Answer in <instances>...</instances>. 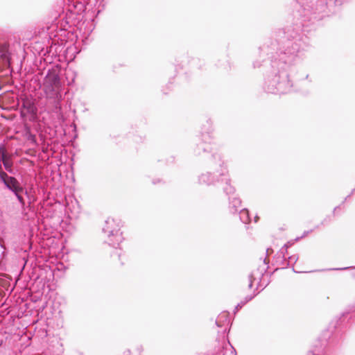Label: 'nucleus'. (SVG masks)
<instances>
[{
	"label": "nucleus",
	"mask_w": 355,
	"mask_h": 355,
	"mask_svg": "<svg viewBox=\"0 0 355 355\" xmlns=\"http://www.w3.org/2000/svg\"><path fill=\"white\" fill-rule=\"evenodd\" d=\"M174 161H175L174 157L171 156L168 159H166V163L167 164H172V163L174 162Z\"/></svg>",
	"instance_id": "nucleus-23"
},
{
	"label": "nucleus",
	"mask_w": 355,
	"mask_h": 355,
	"mask_svg": "<svg viewBox=\"0 0 355 355\" xmlns=\"http://www.w3.org/2000/svg\"><path fill=\"white\" fill-rule=\"evenodd\" d=\"M347 268H337L336 270H345L347 269Z\"/></svg>",
	"instance_id": "nucleus-34"
},
{
	"label": "nucleus",
	"mask_w": 355,
	"mask_h": 355,
	"mask_svg": "<svg viewBox=\"0 0 355 355\" xmlns=\"http://www.w3.org/2000/svg\"><path fill=\"white\" fill-rule=\"evenodd\" d=\"M209 165H210L209 164ZM216 170L215 172L205 171L198 176V183L200 185H206L207 187L213 186L215 187H220L223 192L230 196L235 191L234 187L232 185V180L229 175L228 171L218 166H211Z\"/></svg>",
	"instance_id": "nucleus-4"
},
{
	"label": "nucleus",
	"mask_w": 355,
	"mask_h": 355,
	"mask_svg": "<svg viewBox=\"0 0 355 355\" xmlns=\"http://www.w3.org/2000/svg\"><path fill=\"white\" fill-rule=\"evenodd\" d=\"M220 352L222 353L223 355H225V352H224V349H220Z\"/></svg>",
	"instance_id": "nucleus-31"
},
{
	"label": "nucleus",
	"mask_w": 355,
	"mask_h": 355,
	"mask_svg": "<svg viewBox=\"0 0 355 355\" xmlns=\"http://www.w3.org/2000/svg\"><path fill=\"white\" fill-rule=\"evenodd\" d=\"M272 252H273V250L272 248H267V250H266V255L267 256L270 255Z\"/></svg>",
	"instance_id": "nucleus-26"
},
{
	"label": "nucleus",
	"mask_w": 355,
	"mask_h": 355,
	"mask_svg": "<svg viewBox=\"0 0 355 355\" xmlns=\"http://www.w3.org/2000/svg\"><path fill=\"white\" fill-rule=\"evenodd\" d=\"M308 355H324V354H321L320 353V350L318 349H315L313 351L309 352Z\"/></svg>",
	"instance_id": "nucleus-20"
},
{
	"label": "nucleus",
	"mask_w": 355,
	"mask_h": 355,
	"mask_svg": "<svg viewBox=\"0 0 355 355\" xmlns=\"http://www.w3.org/2000/svg\"><path fill=\"white\" fill-rule=\"evenodd\" d=\"M0 58L6 64H8L11 61L9 46L6 43L0 44Z\"/></svg>",
	"instance_id": "nucleus-10"
},
{
	"label": "nucleus",
	"mask_w": 355,
	"mask_h": 355,
	"mask_svg": "<svg viewBox=\"0 0 355 355\" xmlns=\"http://www.w3.org/2000/svg\"><path fill=\"white\" fill-rule=\"evenodd\" d=\"M26 114L30 116L29 119L35 121L37 119V107L33 99L26 98L22 101L21 108V116L25 117Z\"/></svg>",
	"instance_id": "nucleus-8"
},
{
	"label": "nucleus",
	"mask_w": 355,
	"mask_h": 355,
	"mask_svg": "<svg viewBox=\"0 0 355 355\" xmlns=\"http://www.w3.org/2000/svg\"><path fill=\"white\" fill-rule=\"evenodd\" d=\"M298 259H299V257H298V255H297V254H293V255L288 257V261H287L288 262H286V266H288L290 265L291 262L295 263L297 261Z\"/></svg>",
	"instance_id": "nucleus-17"
},
{
	"label": "nucleus",
	"mask_w": 355,
	"mask_h": 355,
	"mask_svg": "<svg viewBox=\"0 0 355 355\" xmlns=\"http://www.w3.org/2000/svg\"><path fill=\"white\" fill-rule=\"evenodd\" d=\"M263 275V271L259 270V268L256 269L255 270H253L248 276L249 279V285L248 288H251L253 285L254 281H255L257 278V277L261 279V277Z\"/></svg>",
	"instance_id": "nucleus-14"
},
{
	"label": "nucleus",
	"mask_w": 355,
	"mask_h": 355,
	"mask_svg": "<svg viewBox=\"0 0 355 355\" xmlns=\"http://www.w3.org/2000/svg\"><path fill=\"white\" fill-rule=\"evenodd\" d=\"M311 48L309 38L293 26L279 29L266 39L259 48L260 59L253 62L254 68L261 67L264 82L263 88L267 93L284 94L297 92L300 85L312 83L309 73L296 75L294 83L291 79L295 64L306 57Z\"/></svg>",
	"instance_id": "nucleus-1"
},
{
	"label": "nucleus",
	"mask_w": 355,
	"mask_h": 355,
	"mask_svg": "<svg viewBox=\"0 0 355 355\" xmlns=\"http://www.w3.org/2000/svg\"><path fill=\"white\" fill-rule=\"evenodd\" d=\"M293 243L288 241L284 245V246L281 248L283 249L284 254L287 253L288 248L292 245Z\"/></svg>",
	"instance_id": "nucleus-18"
},
{
	"label": "nucleus",
	"mask_w": 355,
	"mask_h": 355,
	"mask_svg": "<svg viewBox=\"0 0 355 355\" xmlns=\"http://www.w3.org/2000/svg\"><path fill=\"white\" fill-rule=\"evenodd\" d=\"M25 193L26 195L28 196V191L25 189V188L24 187L22 191H19L18 192H16V193H12L17 198V200L19 201V202L20 203L21 206L23 207L25 206V200L23 198V196L22 194L23 193Z\"/></svg>",
	"instance_id": "nucleus-16"
},
{
	"label": "nucleus",
	"mask_w": 355,
	"mask_h": 355,
	"mask_svg": "<svg viewBox=\"0 0 355 355\" xmlns=\"http://www.w3.org/2000/svg\"><path fill=\"white\" fill-rule=\"evenodd\" d=\"M239 218L242 223L248 224L250 222V212L248 209H242L239 211Z\"/></svg>",
	"instance_id": "nucleus-15"
},
{
	"label": "nucleus",
	"mask_w": 355,
	"mask_h": 355,
	"mask_svg": "<svg viewBox=\"0 0 355 355\" xmlns=\"http://www.w3.org/2000/svg\"><path fill=\"white\" fill-rule=\"evenodd\" d=\"M335 6H341L348 0H329ZM294 17L297 19L296 24L293 25L295 30L300 27V32H309L308 28L314 25L324 17L329 15L327 0H296Z\"/></svg>",
	"instance_id": "nucleus-2"
},
{
	"label": "nucleus",
	"mask_w": 355,
	"mask_h": 355,
	"mask_svg": "<svg viewBox=\"0 0 355 355\" xmlns=\"http://www.w3.org/2000/svg\"><path fill=\"white\" fill-rule=\"evenodd\" d=\"M60 74V67L58 65L51 66L48 69L43 82L44 92L49 103L53 104L54 110L57 112L62 110V93Z\"/></svg>",
	"instance_id": "nucleus-5"
},
{
	"label": "nucleus",
	"mask_w": 355,
	"mask_h": 355,
	"mask_svg": "<svg viewBox=\"0 0 355 355\" xmlns=\"http://www.w3.org/2000/svg\"><path fill=\"white\" fill-rule=\"evenodd\" d=\"M331 220V216H327L326 218H324V220L321 222V225H325L327 224H328L329 223H330Z\"/></svg>",
	"instance_id": "nucleus-19"
},
{
	"label": "nucleus",
	"mask_w": 355,
	"mask_h": 355,
	"mask_svg": "<svg viewBox=\"0 0 355 355\" xmlns=\"http://www.w3.org/2000/svg\"><path fill=\"white\" fill-rule=\"evenodd\" d=\"M66 10L71 15H79L85 10V4L80 0H68Z\"/></svg>",
	"instance_id": "nucleus-9"
},
{
	"label": "nucleus",
	"mask_w": 355,
	"mask_h": 355,
	"mask_svg": "<svg viewBox=\"0 0 355 355\" xmlns=\"http://www.w3.org/2000/svg\"><path fill=\"white\" fill-rule=\"evenodd\" d=\"M276 259V263H278L279 266H281L282 268H286L288 266H286V262L287 260L285 257L284 252L283 251V249H280L279 251L275 255Z\"/></svg>",
	"instance_id": "nucleus-12"
},
{
	"label": "nucleus",
	"mask_w": 355,
	"mask_h": 355,
	"mask_svg": "<svg viewBox=\"0 0 355 355\" xmlns=\"http://www.w3.org/2000/svg\"><path fill=\"white\" fill-rule=\"evenodd\" d=\"M340 318H338L337 320H336V324H334V328H336L338 325H339V322H340Z\"/></svg>",
	"instance_id": "nucleus-27"
},
{
	"label": "nucleus",
	"mask_w": 355,
	"mask_h": 355,
	"mask_svg": "<svg viewBox=\"0 0 355 355\" xmlns=\"http://www.w3.org/2000/svg\"><path fill=\"white\" fill-rule=\"evenodd\" d=\"M293 271L295 273H299V271H297L293 267Z\"/></svg>",
	"instance_id": "nucleus-33"
},
{
	"label": "nucleus",
	"mask_w": 355,
	"mask_h": 355,
	"mask_svg": "<svg viewBox=\"0 0 355 355\" xmlns=\"http://www.w3.org/2000/svg\"><path fill=\"white\" fill-rule=\"evenodd\" d=\"M137 351L139 352V353H141V352L143 351V348L141 346L137 347Z\"/></svg>",
	"instance_id": "nucleus-28"
},
{
	"label": "nucleus",
	"mask_w": 355,
	"mask_h": 355,
	"mask_svg": "<svg viewBox=\"0 0 355 355\" xmlns=\"http://www.w3.org/2000/svg\"><path fill=\"white\" fill-rule=\"evenodd\" d=\"M312 232V230H311V231H305V232H304L303 235H302L301 237H297V238L295 239V241H299V240H300V239L303 238L304 236H306V235H307L309 232Z\"/></svg>",
	"instance_id": "nucleus-24"
},
{
	"label": "nucleus",
	"mask_w": 355,
	"mask_h": 355,
	"mask_svg": "<svg viewBox=\"0 0 355 355\" xmlns=\"http://www.w3.org/2000/svg\"><path fill=\"white\" fill-rule=\"evenodd\" d=\"M0 162L3 163V167L6 171L10 174H15L12 162L7 157L4 152H0Z\"/></svg>",
	"instance_id": "nucleus-11"
},
{
	"label": "nucleus",
	"mask_w": 355,
	"mask_h": 355,
	"mask_svg": "<svg viewBox=\"0 0 355 355\" xmlns=\"http://www.w3.org/2000/svg\"><path fill=\"white\" fill-rule=\"evenodd\" d=\"M245 302L242 300L239 303L237 304V305L235 307V309L236 311H239V309H241L244 305H245Z\"/></svg>",
	"instance_id": "nucleus-21"
},
{
	"label": "nucleus",
	"mask_w": 355,
	"mask_h": 355,
	"mask_svg": "<svg viewBox=\"0 0 355 355\" xmlns=\"http://www.w3.org/2000/svg\"><path fill=\"white\" fill-rule=\"evenodd\" d=\"M161 182V180H159V179H158V180H154L153 181V184H156L157 182Z\"/></svg>",
	"instance_id": "nucleus-29"
},
{
	"label": "nucleus",
	"mask_w": 355,
	"mask_h": 355,
	"mask_svg": "<svg viewBox=\"0 0 355 355\" xmlns=\"http://www.w3.org/2000/svg\"><path fill=\"white\" fill-rule=\"evenodd\" d=\"M350 311H355V306L350 308Z\"/></svg>",
	"instance_id": "nucleus-32"
},
{
	"label": "nucleus",
	"mask_w": 355,
	"mask_h": 355,
	"mask_svg": "<svg viewBox=\"0 0 355 355\" xmlns=\"http://www.w3.org/2000/svg\"><path fill=\"white\" fill-rule=\"evenodd\" d=\"M103 232L105 234H107V240L106 242L114 248L111 254V257L112 258L115 257H117L123 265V262L121 259L122 250L121 248L118 249L116 247L119 245L120 243H121L123 239L122 232H121L120 221L108 218L105 222Z\"/></svg>",
	"instance_id": "nucleus-6"
},
{
	"label": "nucleus",
	"mask_w": 355,
	"mask_h": 355,
	"mask_svg": "<svg viewBox=\"0 0 355 355\" xmlns=\"http://www.w3.org/2000/svg\"><path fill=\"white\" fill-rule=\"evenodd\" d=\"M212 132V121L208 119L205 123L202 125L200 137L196 139L192 148L193 153L195 156L207 157L211 166L222 167L225 162L221 155L214 151Z\"/></svg>",
	"instance_id": "nucleus-3"
},
{
	"label": "nucleus",
	"mask_w": 355,
	"mask_h": 355,
	"mask_svg": "<svg viewBox=\"0 0 355 355\" xmlns=\"http://www.w3.org/2000/svg\"><path fill=\"white\" fill-rule=\"evenodd\" d=\"M345 314L346 313H343L342 316H345Z\"/></svg>",
	"instance_id": "nucleus-36"
},
{
	"label": "nucleus",
	"mask_w": 355,
	"mask_h": 355,
	"mask_svg": "<svg viewBox=\"0 0 355 355\" xmlns=\"http://www.w3.org/2000/svg\"><path fill=\"white\" fill-rule=\"evenodd\" d=\"M0 180L3 183L5 187L12 193H16L22 191L24 187L19 181L13 176H9L2 168L0 165Z\"/></svg>",
	"instance_id": "nucleus-7"
},
{
	"label": "nucleus",
	"mask_w": 355,
	"mask_h": 355,
	"mask_svg": "<svg viewBox=\"0 0 355 355\" xmlns=\"http://www.w3.org/2000/svg\"><path fill=\"white\" fill-rule=\"evenodd\" d=\"M254 220V222L257 223L258 221V220H259V216H255Z\"/></svg>",
	"instance_id": "nucleus-30"
},
{
	"label": "nucleus",
	"mask_w": 355,
	"mask_h": 355,
	"mask_svg": "<svg viewBox=\"0 0 355 355\" xmlns=\"http://www.w3.org/2000/svg\"><path fill=\"white\" fill-rule=\"evenodd\" d=\"M241 200L239 198H230L229 209L232 214H235L238 211V208L241 206Z\"/></svg>",
	"instance_id": "nucleus-13"
},
{
	"label": "nucleus",
	"mask_w": 355,
	"mask_h": 355,
	"mask_svg": "<svg viewBox=\"0 0 355 355\" xmlns=\"http://www.w3.org/2000/svg\"><path fill=\"white\" fill-rule=\"evenodd\" d=\"M266 260H267L266 259H264V263H266Z\"/></svg>",
	"instance_id": "nucleus-35"
},
{
	"label": "nucleus",
	"mask_w": 355,
	"mask_h": 355,
	"mask_svg": "<svg viewBox=\"0 0 355 355\" xmlns=\"http://www.w3.org/2000/svg\"><path fill=\"white\" fill-rule=\"evenodd\" d=\"M223 317V315L219 316V317L218 318V319L216 320V325H217L218 327H222V324L220 323V318H222Z\"/></svg>",
	"instance_id": "nucleus-25"
},
{
	"label": "nucleus",
	"mask_w": 355,
	"mask_h": 355,
	"mask_svg": "<svg viewBox=\"0 0 355 355\" xmlns=\"http://www.w3.org/2000/svg\"><path fill=\"white\" fill-rule=\"evenodd\" d=\"M254 295H247L244 300H243L245 304L248 303V302L251 301L254 298Z\"/></svg>",
	"instance_id": "nucleus-22"
}]
</instances>
